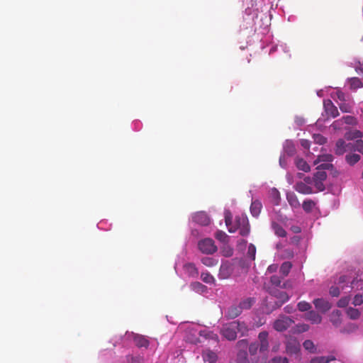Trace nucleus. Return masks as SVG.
<instances>
[{
	"instance_id": "1",
	"label": "nucleus",
	"mask_w": 363,
	"mask_h": 363,
	"mask_svg": "<svg viewBox=\"0 0 363 363\" xmlns=\"http://www.w3.org/2000/svg\"><path fill=\"white\" fill-rule=\"evenodd\" d=\"M333 160V157L331 155H318L317 159L314 161V164L316 165L322 162L323 163L318 165L316 167L318 171L314 174L313 178H306L305 179L306 182L313 185L318 191H323L325 189L323 182L327 177V174L324 170L330 169L333 167V164L330 163Z\"/></svg>"
},
{
	"instance_id": "2",
	"label": "nucleus",
	"mask_w": 363,
	"mask_h": 363,
	"mask_svg": "<svg viewBox=\"0 0 363 363\" xmlns=\"http://www.w3.org/2000/svg\"><path fill=\"white\" fill-rule=\"evenodd\" d=\"M250 264L242 258H233L231 259L222 260L219 269V279H228L230 277H238L246 273Z\"/></svg>"
},
{
	"instance_id": "3",
	"label": "nucleus",
	"mask_w": 363,
	"mask_h": 363,
	"mask_svg": "<svg viewBox=\"0 0 363 363\" xmlns=\"http://www.w3.org/2000/svg\"><path fill=\"white\" fill-rule=\"evenodd\" d=\"M224 218L225 225L230 233H235L239 230V233L242 236H247L250 232L249 220L245 214L238 215L233 220V216L229 209H225Z\"/></svg>"
},
{
	"instance_id": "4",
	"label": "nucleus",
	"mask_w": 363,
	"mask_h": 363,
	"mask_svg": "<svg viewBox=\"0 0 363 363\" xmlns=\"http://www.w3.org/2000/svg\"><path fill=\"white\" fill-rule=\"evenodd\" d=\"M249 330V325L243 320H234L225 324H223L221 329L220 333L228 340H235L238 334L240 336H245Z\"/></svg>"
},
{
	"instance_id": "5",
	"label": "nucleus",
	"mask_w": 363,
	"mask_h": 363,
	"mask_svg": "<svg viewBox=\"0 0 363 363\" xmlns=\"http://www.w3.org/2000/svg\"><path fill=\"white\" fill-rule=\"evenodd\" d=\"M132 340L138 348L144 347L147 349L150 344L149 341L143 336L135 334L133 332H126L123 335H115L111 339L110 342H111L114 347L121 345L123 347H127L129 345V342Z\"/></svg>"
},
{
	"instance_id": "6",
	"label": "nucleus",
	"mask_w": 363,
	"mask_h": 363,
	"mask_svg": "<svg viewBox=\"0 0 363 363\" xmlns=\"http://www.w3.org/2000/svg\"><path fill=\"white\" fill-rule=\"evenodd\" d=\"M186 253L182 252L178 255L175 263L174 269L177 275L184 279L186 277L196 278L199 275V270L195 264L191 262H185Z\"/></svg>"
},
{
	"instance_id": "7",
	"label": "nucleus",
	"mask_w": 363,
	"mask_h": 363,
	"mask_svg": "<svg viewBox=\"0 0 363 363\" xmlns=\"http://www.w3.org/2000/svg\"><path fill=\"white\" fill-rule=\"evenodd\" d=\"M348 152H357L363 155V143L360 141L357 143H347L343 139H339L335 143V153L337 155H342Z\"/></svg>"
},
{
	"instance_id": "8",
	"label": "nucleus",
	"mask_w": 363,
	"mask_h": 363,
	"mask_svg": "<svg viewBox=\"0 0 363 363\" xmlns=\"http://www.w3.org/2000/svg\"><path fill=\"white\" fill-rule=\"evenodd\" d=\"M211 223V218L205 211H199L191 215L189 218V227L191 228V235L194 237H199L200 235V229L194 228L193 224H197L200 226H207Z\"/></svg>"
},
{
	"instance_id": "9",
	"label": "nucleus",
	"mask_w": 363,
	"mask_h": 363,
	"mask_svg": "<svg viewBox=\"0 0 363 363\" xmlns=\"http://www.w3.org/2000/svg\"><path fill=\"white\" fill-rule=\"evenodd\" d=\"M354 280L351 282L347 276H340L338 281L339 286H332L330 288L329 294L333 297H337L340 294V289L342 290L350 289L348 291H350L354 287Z\"/></svg>"
},
{
	"instance_id": "10",
	"label": "nucleus",
	"mask_w": 363,
	"mask_h": 363,
	"mask_svg": "<svg viewBox=\"0 0 363 363\" xmlns=\"http://www.w3.org/2000/svg\"><path fill=\"white\" fill-rule=\"evenodd\" d=\"M295 152L294 143L290 140H286L283 145V152L279 157V165L281 168H287V157L293 156Z\"/></svg>"
},
{
	"instance_id": "11",
	"label": "nucleus",
	"mask_w": 363,
	"mask_h": 363,
	"mask_svg": "<svg viewBox=\"0 0 363 363\" xmlns=\"http://www.w3.org/2000/svg\"><path fill=\"white\" fill-rule=\"evenodd\" d=\"M144 354L138 350L129 352L122 359V363H144Z\"/></svg>"
},
{
	"instance_id": "12",
	"label": "nucleus",
	"mask_w": 363,
	"mask_h": 363,
	"mask_svg": "<svg viewBox=\"0 0 363 363\" xmlns=\"http://www.w3.org/2000/svg\"><path fill=\"white\" fill-rule=\"evenodd\" d=\"M199 250L204 254H213L217 250L214 241L211 238H205L200 240L198 243Z\"/></svg>"
},
{
	"instance_id": "13",
	"label": "nucleus",
	"mask_w": 363,
	"mask_h": 363,
	"mask_svg": "<svg viewBox=\"0 0 363 363\" xmlns=\"http://www.w3.org/2000/svg\"><path fill=\"white\" fill-rule=\"evenodd\" d=\"M268 335L269 334L267 331H262L258 335V340L257 342H259V353L263 356L267 354L269 348Z\"/></svg>"
},
{
	"instance_id": "14",
	"label": "nucleus",
	"mask_w": 363,
	"mask_h": 363,
	"mask_svg": "<svg viewBox=\"0 0 363 363\" xmlns=\"http://www.w3.org/2000/svg\"><path fill=\"white\" fill-rule=\"evenodd\" d=\"M357 119L352 115H346L343 116L342 118L340 121H336L333 123V126L335 129H345L347 130V125H354L356 124Z\"/></svg>"
},
{
	"instance_id": "15",
	"label": "nucleus",
	"mask_w": 363,
	"mask_h": 363,
	"mask_svg": "<svg viewBox=\"0 0 363 363\" xmlns=\"http://www.w3.org/2000/svg\"><path fill=\"white\" fill-rule=\"evenodd\" d=\"M294 320L288 316L280 315L279 318L274 322V328L277 331H284L289 328Z\"/></svg>"
},
{
	"instance_id": "16",
	"label": "nucleus",
	"mask_w": 363,
	"mask_h": 363,
	"mask_svg": "<svg viewBox=\"0 0 363 363\" xmlns=\"http://www.w3.org/2000/svg\"><path fill=\"white\" fill-rule=\"evenodd\" d=\"M344 137L345 138L352 143H357L361 140L363 143V133L360 130L347 128L345 130Z\"/></svg>"
},
{
	"instance_id": "17",
	"label": "nucleus",
	"mask_w": 363,
	"mask_h": 363,
	"mask_svg": "<svg viewBox=\"0 0 363 363\" xmlns=\"http://www.w3.org/2000/svg\"><path fill=\"white\" fill-rule=\"evenodd\" d=\"M242 313L241 308L237 303H233L225 311V318L233 320L238 317Z\"/></svg>"
},
{
	"instance_id": "18",
	"label": "nucleus",
	"mask_w": 363,
	"mask_h": 363,
	"mask_svg": "<svg viewBox=\"0 0 363 363\" xmlns=\"http://www.w3.org/2000/svg\"><path fill=\"white\" fill-rule=\"evenodd\" d=\"M315 308L320 313H325L331 308V303L323 298H315L313 301Z\"/></svg>"
},
{
	"instance_id": "19",
	"label": "nucleus",
	"mask_w": 363,
	"mask_h": 363,
	"mask_svg": "<svg viewBox=\"0 0 363 363\" xmlns=\"http://www.w3.org/2000/svg\"><path fill=\"white\" fill-rule=\"evenodd\" d=\"M304 318L312 324H319L322 321V316L318 313L311 309L305 313Z\"/></svg>"
},
{
	"instance_id": "20",
	"label": "nucleus",
	"mask_w": 363,
	"mask_h": 363,
	"mask_svg": "<svg viewBox=\"0 0 363 363\" xmlns=\"http://www.w3.org/2000/svg\"><path fill=\"white\" fill-rule=\"evenodd\" d=\"M357 152H348L345 155V161L349 165L354 166L361 160V154Z\"/></svg>"
},
{
	"instance_id": "21",
	"label": "nucleus",
	"mask_w": 363,
	"mask_h": 363,
	"mask_svg": "<svg viewBox=\"0 0 363 363\" xmlns=\"http://www.w3.org/2000/svg\"><path fill=\"white\" fill-rule=\"evenodd\" d=\"M286 350L290 354H297L300 350V344L296 339H291L286 342Z\"/></svg>"
},
{
	"instance_id": "22",
	"label": "nucleus",
	"mask_w": 363,
	"mask_h": 363,
	"mask_svg": "<svg viewBox=\"0 0 363 363\" xmlns=\"http://www.w3.org/2000/svg\"><path fill=\"white\" fill-rule=\"evenodd\" d=\"M262 208V204L258 199L252 200L250 206V213L255 218H257L259 216L261 210Z\"/></svg>"
},
{
	"instance_id": "23",
	"label": "nucleus",
	"mask_w": 363,
	"mask_h": 363,
	"mask_svg": "<svg viewBox=\"0 0 363 363\" xmlns=\"http://www.w3.org/2000/svg\"><path fill=\"white\" fill-rule=\"evenodd\" d=\"M295 189L298 192L303 194H310L314 192L311 186L302 182L296 183L295 185Z\"/></svg>"
},
{
	"instance_id": "24",
	"label": "nucleus",
	"mask_w": 363,
	"mask_h": 363,
	"mask_svg": "<svg viewBox=\"0 0 363 363\" xmlns=\"http://www.w3.org/2000/svg\"><path fill=\"white\" fill-rule=\"evenodd\" d=\"M347 83L350 89L356 90L363 87V83L358 77H351L347 79Z\"/></svg>"
},
{
	"instance_id": "25",
	"label": "nucleus",
	"mask_w": 363,
	"mask_h": 363,
	"mask_svg": "<svg viewBox=\"0 0 363 363\" xmlns=\"http://www.w3.org/2000/svg\"><path fill=\"white\" fill-rule=\"evenodd\" d=\"M323 106L325 113H338L337 107L330 99L323 101Z\"/></svg>"
},
{
	"instance_id": "26",
	"label": "nucleus",
	"mask_w": 363,
	"mask_h": 363,
	"mask_svg": "<svg viewBox=\"0 0 363 363\" xmlns=\"http://www.w3.org/2000/svg\"><path fill=\"white\" fill-rule=\"evenodd\" d=\"M338 105L342 113H350L352 111L353 102L350 99L343 102H338Z\"/></svg>"
},
{
	"instance_id": "27",
	"label": "nucleus",
	"mask_w": 363,
	"mask_h": 363,
	"mask_svg": "<svg viewBox=\"0 0 363 363\" xmlns=\"http://www.w3.org/2000/svg\"><path fill=\"white\" fill-rule=\"evenodd\" d=\"M190 288L192 291L202 294L207 291V287L199 281H195L191 284Z\"/></svg>"
},
{
	"instance_id": "28",
	"label": "nucleus",
	"mask_w": 363,
	"mask_h": 363,
	"mask_svg": "<svg viewBox=\"0 0 363 363\" xmlns=\"http://www.w3.org/2000/svg\"><path fill=\"white\" fill-rule=\"evenodd\" d=\"M254 303H255V299L253 298H250V297L242 299L238 303L240 307L241 308L242 311H243V310L250 309Z\"/></svg>"
},
{
	"instance_id": "29",
	"label": "nucleus",
	"mask_w": 363,
	"mask_h": 363,
	"mask_svg": "<svg viewBox=\"0 0 363 363\" xmlns=\"http://www.w3.org/2000/svg\"><path fill=\"white\" fill-rule=\"evenodd\" d=\"M286 199L291 207L297 208L300 206L298 198L294 192H287Z\"/></svg>"
},
{
	"instance_id": "30",
	"label": "nucleus",
	"mask_w": 363,
	"mask_h": 363,
	"mask_svg": "<svg viewBox=\"0 0 363 363\" xmlns=\"http://www.w3.org/2000/svg\"><path fill=\"white\" fill-rule=\"evenodd\" d=\"M272 228L278 237L284 238L286 236V230L274 221L272 222Z\"/></svg>"
},
{
	"instance_id": "31",
	"label": "nucleus",
	"mask_w": 363,
	"mask_h": 363,
	"mask_svg": "<svg viewBox=\"0 0 363 363\" xmlns=\"http://www.w3.org/2000/svg\"><path fill=\"white\" fill-rule=\"evenodd\" d=\"M295 164L299 170H302L306 172H307L310 170V166L302 158L296 157L295 159Z\"/></svg>"
},
{
	"instance_id": "32",
	"label": "nucleus",
	"mask_w": 363,
	"mask_h": 363,
	"mask_svg": "<svg viewBox=\"0 0 363 363\" xmlns=\"http://www.w3.org/2000/svg\"><path fill=\"white\" fill-rule=\"evenodd\" d=\"M201 262L206 267H213L218 263V259L211 257H202L201 258Z\"/></svg>"
},
{
	"instance_id": "33",
	"label": "nucleus",
	"mask_w": 363,
	"mask_h": 363,
	"mask_svg": "<svg viewBox=\"0 0 363 363\" xmlns=\"http://www.w3.org/2000/svg\"><path fill=\"white\" fill-rule=\"evenodd\" d=\"M292 264L289 262H284L280 267L279 272L281 274V275L284 277H286L291 269Z\"/></svg>"
},
{
	"instance_id": "34",
	"label": "nucleus",
	"mask_w": 363,
	"mask_h": 363,
	"mask_svg": "<svg viewBox=\"0 0 363 363\" xmlns=\"http://www.w3.org/2000/svg\"><path fill=\"white\" fill-rule=\"evenodd\" d=\"M255 255H256V247L253 244L250 243L248 245L246 257L250 261H254L255 259Z\"/></svg>"
},
{
	"instance_id": "35",
	"label": "nucleus",
	"mask_w": 363,
	"mask_h": 363,
	"mask_svg": "<svg viewBox=\"0 0 363 363\" xmlns=\"http://www.w3.org/2000/svg\"><path fill=\"white\" fill-rule=\"evenodd\" d=\"M203 359L205 361H208L209 363H215L217 359V355L212 351H208L203 354Z\"/></svg>"
},
{
	"instance_id": "36",
	"label": "nucleus",
	"mask_w": 363,
	"mask_h": 363,
	"mask_svg": "<svg viewBox=\"0 0 363 363\" xmlns=\"http://www.w3.org/2000/svg\"><path fill=\"white\" fill-rule=\"evenodd\" d=\"M315 205V203L311 199H306L303 201L302 207L306 212L309 213L313 210Z\"/></svg>"
},
{
	"instance_id": "37",
	"label": "nucleus",
	"mask_w": 363,
	"mask_h": 363,
	"mask_svg": "<svg viewBox=\"0 0 363 363\" xmlns=\"http://www.w3.org/2000/svg\"><path fill=\"white\" fill-rule=\"evenodd\" d=\"M347 314L351 319L356 320L359 317L360 312L356 308L350 307L347 310Z\"/></svg>"
},
{
	"instance_id": "38",
	"label": "nucleus",
	"mask_w": 363,
	"mask_h": 363,
	"mask_svg": "<svg viewBox=\"0 0 363 363\" xmlns=\"http://www.w3.org/2000/svg\"><path fill=\"white\" fill-rule=\"evenodd\" d=\"M297 308L300 311L307 313L312 308V306L309 303L306 301H300L297 304Z\"/></svg>"
},
{
	"instance_id": "39",
	"label": "nucleus",
	"mask_w": 363,
	"mask_h": 363,
	"mask_svg": "<svg viewBox=\"0 0 363 363\" xmlns=\"http://www.w3.org/2000/svg\"><path fill=\"white\" fill-rule=\"evenodd\" d=\"M279 303H276L277 307H280L284 303L286 302L289 299V296L285 291L279 292Z\"/></svg>"
},
{
	"instance_id": "40",
	"label": "nucleus",
	"mask_w": 363,
	"mask_h": 363,
	"mask_svg": "<svg viewBox=\"0 0 363 363\" xmlns=\"http://www.w3.org/2000/svg\"><path fill=\"white\" fill-rule=\"evenodd\" d=\"M202 281L206 284H212L214 281V277L208 272H202L201 275Z\"/></svg>"
},
{
	"instance_id": "41",
	"label": "nucleus",
	"mask_w": 363,
	"mask_h": 363,
	"mask_svg": "<svg viewBox=\"0 0 363 363\" xmlns=\"http://www.w3.org/2000/svg\"><path fill=\"white\" fill-rule=\"evenodd\" d=\"M259 352V346L258 342H252L249 346V352L250 355H255L257 352Z\"/></svg>"
},
{
	"instance_id": "42",
	"label": "nucleus",
	"mask_w": 363,
	"mask_h": 363,
	"mask_svg": "<svg viewBox=\"0 0 363 363\" xmlns=\"http://www.w3.org/2000/svg\"><path fill=\"white\" fill-rule=\"evenodd\" d=\"M216 238L218 240L225 242L228 241V236L225 232L222 230H217L216 233Z\"/></svg>"
},
{
	"instance_id": "43",
	"label": "nucleus",
	"mask_w": 363,
	"mask_h": 363,
	"mask_svg": "<svg viewBox=\"0 0 363 363\" xmlns=\"http://www.w3.org/2000/svg\"><path fill=\"white\" fill-rule=\"evenodd\" d=\"M350 301V298L347 296L342 297L337 302V306L340 308L346 307Z\"/></svg>"
},
{
	"instance_id": "44",
	"label": "nucleus",
	"mask_w": 363,
	"mask_h": 363,
	"mask_svg": "<svg viewBox=\"0 0 363 363\" xmlns=\"http://www.w3.org/2000/svg\"><path fill=\"white\" fill-rule=\"evenodd\" d=\"M269 363H289V360L285 357L277 356L272 358Z\"/></svg>"
},
{
	"instance_id": "45",
	"label": "nucleus",
	"mask_w": 363,
	"mask_h": 363,
	"mask_svg": "<svg viewBox=\"0 0 363 363\" xmlns=\"http://www.w3.org/2000/svg\"><path fill=\"white\" fill-rule=\"evenodd\" d=\"M313 139L315 143L318 145H323L325 143L327 140V139L320 134H315Z\"/></svg>"
},
{
	"instance_id": "46",
	"label": "nucleus",
	"mask_w": 363,
	"mask_h": 363,
	"mask_svg": "<svg viewBox=\"0 0 363 363\" xmlns=\"http://www.w3.org/2000/svg\"><path fill=\"white\" fill-rule=\"evenodd\" d=\"M303 345L306 350H308L311 352L315 350V345L311 340H305L303 343Z\"/></svg>"
},
{
	"instance_id": "47",
	"label": "nucleus",
	"mask_w": 363,
	"mask_h": 363,
	"mask_svg": "<svg viewBox=\"0 0 363 363\" xmlns=\"http://www.w3.org/2000/svg\"><path fill=\"white\" fill-rule=\"evenodd\" d=\"M336 95H337V99L339 100V102H343V101H345L350 99L349 96H347V94H345L344 92H342L341 91H337L336 92Z\"/></svg>"
},
{
	"instance_id": "48",
	"label": "nucleus",
	"mask_w": 363,
	"mask_h": 363,
	"mask_svg": "<svg viewBox=\"0 0 363 363\" xmlns=\"http://www.w3.org/2000/svg\"><path fill=\"white\" fill-rule=\"evenodd\" d=\"M271 196L273 198L275 204H278V202L280 199V195H279V191L277 189H274V188L272 189L271 190Z\"/></svg>"
},
{
	"instance_id": "49",
	"label": "nucleus",
	"mask_w": 363,
	"mask_h": 363,
	"mask_svg": "<svg viewBox=\"0 0 363 363\" xmlns=\"http://www.w3.org/2000/svg\"><path fill=\"white\" fill-rule=\"evenodd\" d=\"M199 335L205 338H212L213 333L206 329L201 330L199 333Z\"/></svg>"
},
{
	"instance_id": "50",
	"label": "nucleus",
	"mask_w": 363,
	"mask_h": 363,
	"mask_svg": "<svg viewBox=\"0 0 363 363\" xmlns=\"http://www.w3.org/2000/svg\"><path fill=\"white\" fill-rule=\"evenodd\" d=\"M363 303L362 296L359 294H356L353 298L352 303L355 306H360Z\"/></svg>"
},
{
	"instance_id": "51",
	"label": "nucleus",
	"mask_w": 363,
	"mask_h": 363,
	"mask_svg": "<svg viewBox=\"0 0 363 363\" xmlns=\"http://www.w3.org/2000/svg\"><path fill=\"white\" fill-rule=\"evenodd\" d=\"M330 362L328 358H326L325 357H318L313 358L311 363H328Z\"/></svg>"
},
{
	"instance_id": "52",
	"label": "nucleus",
	"mask_w": 363,
	"mask_h": 363,
	"mask_svg": "<svg viewBox=\"0 0 363 363\" xmlns=\"http://www.w3.org/2000/svg\"><path fill=\"white\" fill-rule=\"evenodd\" d=\"M271 282L273 285L276 286H280L281 284V280L279 276L273 275L271 277Z\"/></svg>"
},
{
	"instance_id": "53",
	"label": "nucleus",
	"mask_w": 363,
	"mask_h": 363,
	"mask_svg": "<svg viewBox=\"0 0 363 363\" xmlns=\"http://www.w3.org/2000/svg\"><path fill=\"white\" fill-rule=\"evenodd\" d=\"M132 128L135 131H138L142 128V123L138 120H135L132 123Z\"/></svg>"
},
{
	"instance_id": "54",
	"label": "nucleus",
	"mask_w": 363,
	"mask_h": 363,
	"mask_svg": "<svg viewBox=\"0 0 363 363\" xmlns=\"http://www.w3.org/2000/svg\"><path fill=\"white\" fill-rule=\"evenodd\" d=\"M110 225L107 226V222L101 220L97 224V227L99 229L108 230L110 229Z\"/></svg>"
},
{
	"instance_id": "55",
	"label": "nucleus",
	"mask_w": 363,
	"mask_h": 363,
	"mask_svg": "<svg viewBox=\"0 0 363 363\" xmlns=\"http://www.w3.org/2000/svg\"><path fill=\"white\" fill-rule=\"evenodd\" d=\"M233 254V250L230 247H227L223 252V255L226 257L232 256Z\"/></svg>"
},
{
	"instance_id": "56",
	"label": "nucleus",
	"mask_w": 363,
	"mask_h": 363,
	"mask_svg": "<svg viewBox=\"0 0 363 363\" xmlns=\"http://www.w3.org/2000/svg\"><path fill=\"white\" fill-rule=\"evenodd\" d=\"M300 143H301V145L304 148V149H308L310 148V145H311V143L310 141L307 140H305V139H301L300 140Z\"/></svg>"
},
{
	"instance_id": "57",
	"label": "nucleus",
	"mask_w": 363,
	"mask_h": 363,
	"mask_svg": "<svg viewBox=\"0 0 363 363\" xmlns=\"http://www.w3.org/2000/svg\"><path fill=\"white\" fill-rule=\"evenodd\" d=\"M284 310L286 313H292L294 311H296L294 306L291 305L286 306V307H284Z\"/></svg>"
},
{
	"instance_id": "58",
	"label": "nucleus",
	"mask_w": 363,
	"mask_h": 363,
	"mask_svg": "<svg viewBox=\"0 0 363 363\" xmlns=\"http://www.w3.org/2000/svg\"><path fill=\"white\" fill-rule=\"evenodd\" d=\"M355 71L358 74H362L363 73V64L362 65L359 64V65L355 66Z\"/></svg>"
},
{
	"instance_id": "59",
	"label": "nucleus",
	"mask_w": 363,
	"mask_h": 363,
	"mask_svg": "<svg viewBox=\"0 0 363 363\" xmlns=\"http://www.w3.org/2000/svg\"><path fill=\"white\" fill-rule=\"evenodd\" d=\"M277 269V267L274 264H272L270 266L268 267L267 268V271L269 272H275Z\"/></svg>"
},
{
	"instance_id": "60",
	"label": "nucleus",
	"mask_w": 363,
	"mask_h": 363,
	"mask_svg": "<svg viewBox=\"0 0 363 363\" xmlns=\"http://www.w3.org/2000/svg\"><path fill=\"white\" fill-rule=\"evenodd\" d=\"M293 231L296 233H300L301 228L298 226H294V227H293Z\"/></svg>"
},
{
	"instance_id": "61",
	"label": "nucleus",
	"mask_w": 363,
	"mask_h": 363,
	"mask_svg": "<svg viewBox=\"0 0 363 363\" xmlns=\"http://www.w3.org/2000/svg\"><path fill=\"white\" fill-rule=\"evenodd\" d=\"M276 247H277V249H281V248L283 247V245H282V243L281 242H278L277 244Z\"/></svg>"
},
{
	"instance_id": "62",
	"label": "nucleus",
	"mask_w": 363,
	"mask_h": 363,
	"mask_svg": "<svg viewBox=\"0 0 363 363\" xmlns=\"http://www.w3.org/2000/svg\"><path fill=\"white\" fill-rule=\"evenodd\" d=\"M332 322L336 326H337L339 324V320H332Z\"/></svg>"
},
{
	"instance_id": "63",
	"label": "nucleus",
	"mask_w": 363,
	"mask_h": 363,
	"mask_svg": "<svg viewBox=\"0 0 363 363\" xmlns=\"http://www.w3.org/2000/svg\"><path fill=\"white\" fill-rule=\"evenodd\" d=\"M240 244L246 245V244H247V240H242L240 241Z\"/></svg>"
},
{
	"instance_id": "64",
	"label": "nucleus",
	"mask_w": 363,
	"mask_h": 363,
	"mask_svg": "<svg viewBox=\"0 0 363 363\" xmlns=\"http://www.w3.org/2000/svg\"><path fill=\"white\" fill-rule=\"evenodd\" d=\"M338 115H336V114H334V115H331V116L333 117V118H335Z\"/></svg>"
}]
</instances>
